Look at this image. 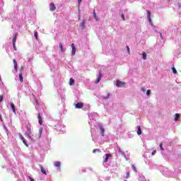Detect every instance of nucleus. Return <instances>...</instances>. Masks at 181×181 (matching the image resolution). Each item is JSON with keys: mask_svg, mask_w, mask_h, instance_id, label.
Instances as JSON below:
<instances>
[{"mask_svg": "<svg viewBox=\"0 0 181 181\" xmlns=\"http://www.w3.org/2000/svg\"><path fill=\"white\" fill-rule=\"evenodd\" d=\"M88 117L90 119L89 124L91 129L90 132L92 134V136H93L94 133L93 132V128H94V127H97L98 125L97 121L94 119V118H97V117H98V115L96 112H91L89 113Z\"/></svg>", "mask_w": 181, "mask_h": 181, "instance_id": "nucleus-1", "label": "nucleus"}, {"mask_svg": "<svg viewBox=\"0 0 181 181\" xmlns=\"http://www.w3.org/2000/svg\"><path fill=\"white\" fill-rule=\"evenodd\" d=\"M43 132V128L40 127L38 134L35 135H30L28 138L32 141V142H35V141H37V139H40L42 138V133Z\"/></svg>", "mask_w": 181, "mask_h": 181, "instance_id": "nucleus-2", "label": "nucleus"}, {"mask_svg": "<svg viewBox=\"0 0 181 181\" xmlns=\"http://www.w3.org/2000/svg\"><path fill=\"white\" fill-rule=\"evenodd\" d=\"M96 129L98 131H100L101 136H105V129L103 127V124L98 123L96 127H93V129Z\"/></svg>", "mask_w": 181, "mask_h": 181, "instance_id": "nucleus-3", "label": "nucleus"}, {"mask_svg": "<svg viewBox=\"0 0 181 181\" xmlns=\"http://www.w3.org/2000/svg\"><path fill=\"white\" fill-rule=\"evenodd\" d=\"M57 131H59V132H63V129H64V124H62V122H58V123L55 125Z\"/></svg>", "mask_w": 181, "mask_h": 181, "instance_id": "nucleus-4", "label": "nucleus"}, {"mask_svg": "<svg viewBox=\"0 0 181 181\" xmlns=\"http://www.w3.org/2000/svg\"><path fill=\"white\" fill-rule=\"evenodd\" d=\"M18 37V35L16 33L13 34V47L14 50L16 51V39Z\"/></svg>", "mask_w": 181, "mask_h": 181, "instance_id": "nucleus-5", "label": "nucleus"}, {"mask_svg": "<svg viewBox=\"0 0 181 181\" xmlns=\"http://www.w3.org/2000/svg\"><path fill=\"white\" fill-rule=\"evenodd\" d=\"M116 86L118 88H122V87H125V83L121 81H116Z\"/></svg>", "mask_w": 181, "mask_h": 181, "instance_id": "nucleus-6", "label": "nucleus"}, {"mask_svg": "<svg viewBox=\"0 0 181 181\" xmlns=\"http://www.w3.org/2000/svg\"><path fill=\"white\" fill-rule=\"evenodd\" d=\"M26 129L27 130L25 132V136L28 138L30 135H32V132L30 131V128L29 127H27Z\"/></svg>", "mask_w": 181, "mask_h": 181, "instance_id": "nucleus-7", "label": "nucleus"}, {"mask_svg": "<svg viewBox=\"0 0 181 181\" xmlns=\"http://www.w3.org/2000/svg\"><path fill=\"white\" fill-rule=\"evenodd\" d=\"M162 173L164 175V176H169V175H170V173L168 168H164V170L162 171Z\"/></svg>", "mask_w": 181, "mask_h": 181, "instance_id": "nucleus-8", "label": "nucleus"}, {"mask_svg": "<svg viewBox=\"0 0 181 181\" xmlns=\"http://www.w3.org/2000/svg\"><path fill=\"white\" fill-rule=\"evenodd\" d=\"M71 47L72 49L71 56H74L76 54V46L74 45V44H71Z\"/></svg>", "mask_w": 181, "mask_h": 181, "instance_id": "nucleus-9", "label": "nucleus"}, {"mask_svg": "<svg viewBox=\"0 0 181 181\" xmlns=\"http://www.w3.org/2000/svg\"><path fill=\"white\" fill-rule=\"evenodd\" d=\"M10 105H11V108L13 112L15 115H16V107H15V104H13V103H11L10 104Z\"/></svg>", "mask_w": 181, "mask_h": 181, "instance_id": "nucleus-10", "label": "nucleus"}, {"mask_svg": "<svg viewBox=\"0 0 181 181\" xmlns=\"http://www.w3.org/2000/svg\"><path fill=\"white\" fill-rule=\"evenodd\" d=\"M147 18L151 25H152V19H151V11H147Z\"/></svg>", "mask_w": 181, "mask_h": 181, "instance_id": "nucleus-11", "label": "nucleus"}, {"mask_svg": "<svg viewBox=\"0 0 181 181\" xmlns=\"http://www.w3.org/2000/svg\"><path fill=\"white\" fill-rule=\"evenodd\" d=\"M101 77H102L101 72H100L96 81H95V84H98V83H100V81H101Z\"/></svg>", "mask_w": 181, "mask_h": 181, "instance_id": "nucleus-12", "label": "nucleus"}, {"mask_svg": "<svg viewBox=\"0 0 181 181\" xmlns=\"http://www.w3.org/2000/svg\"><path fill=\"white\" fill-rule=\"evenodd\" d=\"M117 149H118L119 153H121V155H122V156H124V158H125V159H127V160H128V159L127 158V156H125V153H124V151H122V150H121V148H117Z\"/></svg>", "mask_w": 181, "mask_h": 181, "instance_id": "nucleus-13", "label": "nucleus"}, {"mask_svg": "<svg viewBox=\"0 0 181 181\" xmlns=\"http://www.w3.org/2000/svg\"><path fill=\"white\" fill-rule=\"evenodd\" d=\"M49 11H56V6L54 5V4L51 3L49 4Z\"/></svg>", "mask_w": 181, "mask_h": 181, "instance_id": "nucleus-14", "label": "nucleus"}, {"mask_svg": "<svg viewBox=\"0 0 181 181\" xmlns=\"http://www.w3.org/2000/svg\"><path fill=\"white\" fill-rule=\"evenodd\" d=\"M13 64H14V70L16 73L18 71V62H16V59H13Z\"/></svg>", "mask_w": 181, "mask_h": 181, "instance_id": "nucleus-15", "label": "nucleus"}, {"mask_svg": "<svg viewBox=\"0 0 181 181\" xmlns=\"http://www.w3.org/2000/svg\"><path fill=\"white\" fill-rule=\"evenodd\" d=\"M61 165H62V163H60V161H56L54 163V166H55V168H58V169H60Z\"/></svg>", "mask_w": 181, "mask_h": 181, "instance_id": "nucleus-16", "label": "nucleus"}, {"mask_svg": "<svg viewBox=\"0 0 181 181\" xmlns=\"http://www.w3.org/2000/svg\"><path fill=\"white\" fill-rule=\"evenodd\" d=\"M59 48H60V51L63 53L64 52H66V49L64 47H63V44H62V42H60L59 44Z\"/></svg>", "mask_w": 181, "mask_h": 181, "instance_id": "nucleus-17", "label": "nucleus"}, {"mask_svg": "<svg viewBox=\"0 0 181 181\" xmlns=\"http://www.w3.org/2000/svg\"><path fill=\"white\" fill-rule=\"evenodd\" d=\"M37 118H38V122H39L40 125H42V124H43V121L42 119V116H40V114H38Z\"/></svg>", "mask_w": 181, "mask_h": 181, "instance_id": "nucleus-18", "label": "nucleus"}, {"mask_svg": "<svg viewBox=\"0 0 181 181\" xmlns=\"http://www.w3.org/2000/svg\"><path fill=\"white\" fill-rule=\"evenodd\" d=\"M111 156V154L107 153L105 155V160L104 162L107 163L108 162V159L110 158V157Z\"/></svg>", "mask_w": 181, "mask_h": 181, "instance_id": "nucleus-19", "label": "nucleus"}, {"mask_svg": "<svg viewBox=\"0 0 181 181\" xmlns=\"http://www.w3.org/2000/svg\"><path fill=\"white\" fill-rule=\"evenodd\" d=\"M83 104L82 103H78L75 105L76 108H83Z\"/></svg>", "mask_w": 181, "mask_h": 181, "instance_id": "nucleus-20", "label": "nucleus"}, {"mask_svg": "<svg viewBox=\"0 0 181 181\" xmlns=\"http://www.w3.org/2000/svg\"><path fill=\"white\" fill-rule=\"evenodd\" d=\"M18 78H19L21 83H23V76L22 75V72L19 73Z\"/></svg>", "mask_w": 181, "mask_h": 181, "instance_id": "nucleus-21", "label": "nucleus"}, {"mask_svg": "<svg viewBox=\"0 0 181 181\" xmlns=\"http://www.w3.org/2000/svg\"><path fill=\"white\" fill-rule=\"evenodd\" d=\"M40 168L41 169V172L43 175H47V173L46 172V170L43 168V166L40 165Z\"/></svg>", "mask_w": 181, "mask_h": 181, "instance_id": "nucleus-22", "label": "nucleus"}, {"mask_svg": "<svg viewBox=\"0 0 181 181\" xmlns=\"http://www.w3.org/2000/svg\"><path fill=\"white\" fill-rule=\"evenodd\" d=\"M137 134L141 135L142 134V130H141V126H137Z\"/></svg>", "mask_w": 181, "mask_h": 181, "instance_id": "nucleus-23", "label": "nucleus"}, {"mask_svg": "<svg viewBox=\"0 0 181 181\" xmlns=\"http://www.w3.org/2000/svg\"><path fill=\"white\" fill-rule=\"evenodd\" d=\"M110 93H107L106 95L103 96V100H108L110 98Z\"/></svg>", "mask_w": 181, "mask_h": 181, "instance_id": "nucleus-24", "label": "nucleus"}, {"mask_svg": "<svg viewBox=\"0 0 181 181\" xmlns=\"http://www.w3.org/2000/svg\"><path fill=\"white\" fill-rule=\"evenodd\" d=\"M80 28H81V29H84V28H86V22L83 21L81 23Z\"/></svg>", "mask_w": 181, "mask_h": 181, "instance_id": "nucleus-25", "label": "nucleus"}, {"mask_svg": "<svg viewBox=\"0 0 181 181\" xmlns=\"http://www.w3.org/2000/svg\"><path fill=\"white\" fill-rule=\"evenodd\" d=\"M73 84H74V79H73V78H71L69 79V86H73Z\"/></svg>", "mask_w": 181, "mask_h": 181, "instance_id": "nucleus-26", "label": "nucleus"}, {"mask_svg": "<svg viewBox=\"0 0 181 181\" xmlns=\"http://www.w3.org/2000/svg\"><path fill=\"white\" fill-rule=\"evenodd\" d=\"M179 118H180V115L176 113L175 114V121H178Z\"/></svg>", "mask_w": 181, "mask_h": 181, "instance_id": "nucleus-27", "label": "nucleus"}, {"mask_svg": "<svg viewBox=\"0 0 181 181\" xmlns=\"http://www.w3.org/2000/svg\"><path fill=\"white\" fill-rule=\"evenodd\" d=\"M172 70L174 74H177V71L176 70V68H175V66L172 67Z\"/></svg>", "mask_w": 181, "mask_h": 181, "instance_id": "nucleus-28", "label": "nucleus"}, {"mask_svg": "<svg viewBox=\"0 0 181 181\" xmlns=\"http://www.w3.org/2000/svg\"><path fill=\"white\" fill-rule=\"evenodd\" d=\"M132 170H134V172H135V173H136V172H137V170H136V167H135L134 165H132Z\"/></svg>", "mask_w": 181, "mask_h": 181, "instance_id": "nucleus-29", "label": "nucleus"}, {"mask_svg": "<svg viewBox=\"0 0 181 181\" xmlns=\"http://www.w3.org/2000/svg\"><path fill=\"white\" fill-rule=\"evenodd\" d=\"M142 57L144 60H146V54L145 52L142 54Z\"/></svg>", "mask_w": 181, "mask_h": 181, "instance_id": "nucleus-30", "label": "nucleus"}, {"mask_svg": "<svg viewBox=\"0 0 181 181\" xmlns=\"http://www.w3.org/2000/svg\"><path fill=\"white\" fill-rule=\"evenodd\" d=\"M37 31L34 32V37H35L36 40H37Z\"/></svg>", "mask_w": 181, "mask_h": 181, "instance_id": "nucleus-31", "label": "nucleus"}, {"mask_svg": "<svg viewBox=\"0 0 181 181\" xmlns=\"http://www.w3.org/2000/svg\"><path fill=\"white\" fill-rule=\"evenodd\" d=\"M23 143L24 144V145H25L27 146V148L29 147V145L28 144V143L26 142V140H25V139H24V140H23Z\"/></svg>", "mask_w": 181, "mask_h": 181, "instance_id": "nucleus-32", "label": "nucleus"}, {"mask_svg": "<svg viewBox=\"0 0 181 181\" xmlns=\"http://www.w3.org/2000/svg\"><path fill=\"white\" fill-rule=\"evenodd\" d=\"M95 152H101V150L98 149V148H95L93 150V153H95Z\"/></svg>", "mask_w": 181, "mask_h": 181, "instance_id": "nucleus-33", "label": "nucleus"}, {"mask_svg": "<svg viewBox=\"0 0 181 181\" xmlns=\"http://www.w3.org/2000/svg\"><path fill=\"white\" fill-rule=\"evenodd\" d=\"M146 95H148L149 97V95H151V90L148 89L146 90Z\"/></svg>", "mask_w": 181, "mask_h": 181, "instance_id": "nucleus-34", "label": "nucleus"}, {"mask_svg": "<svg viewBox=\"0 0 181 181\" xmlns=\"http://www.w3.org/2000/svg\"><path fill=\"white\" fill-rule=\"evenodd\" d=\"M19 138L21 141H23L25 139V137H23V136H22V134H19Z\"/></svg>", "mask_w": 181, "mask_h": 181, "instance_id": "nucleus-35", "label": "nucleus"}, {"mask_svg": "<svg viewBox=\"0 0 181 181\" xmlns=\"http://www.w3.org/2000/svg\"><path fill=\"white\" fill-rule=\"evenodd\" d=\"M62 98V101H64L65 98H66V95H63L61 96Z\"/></svg>", "mask_w": 181, "mask_h": 181, "instance_id": "nucleus-36", "label": "nucleus"}, {"mask_svg": "<svg viewBox=\"0 0 181 181\" xmlns=\"http://www.w3.org/2000/svg\"><path fill=\"white\" fill-rule=\"evenodd\" d=\"M141 91H142L143 93H145V91H146V89L145 88V87H143L141 88Z\"/></svg>", "mask_w": 181, "mask_h": 181, "instance_id": "nucleus-37", "label": "nucleus"}, {"mask_svg": "<svg viewBox=\"0 0 181 181\" xmlns=\"http://www.w3.org/2000/svg\"><path fill=\"white\" fill-rule=\"evenodd\" d=\"M4 101V96L0 95V103H2Z\"/></svg>", "mask_w": 181, "mask_h": 181, "instance_id": "nucleus-38", "label": "nucleus"}, {"mask_svg": "<svg viewBox=\"0 0 181 181\" xmlns=\"http://www.w3.org/2000/svg\"><path fill=\"white\" fill-rule=\"evenodd\" d=\"M25 68L23 67V66H21V69H20V73H22V71H23V69H24Z\"/></svg>", "mask_w": 181, "mask_h": 181, "instance_id": "nucleus-39", "label": "nucleus"}, {"mask_svg": "<svg viewBox=\"0 0 181 181\" xmlns=\"http://www.w3.org/2000/svg\"><path fill=\"white\" fill-rule=\"evenodd\" d=\"M160 149L161 151H163V144L162 143H160Z\"/></svg>", "mask_w": 181, "mask_h": 181, "instance_id": "nucleus-40", "label": "nucleus"}, {"mask_svg": "<svg viewBox=\"0 0 181 181\" xmlns=\"http://www.w3.org/2000/svg\"><path fill=\"white\" fill-rule=\"evenodd\" d=\"M129 177V172L127 173L126 179H128Z\"/></svg>", "mask_w": 181, "mask_h": 181, "instance_id": "nucleus-41", "label": "nucleus"}, {"mask_svg": "<svg viewBox=\"0 0 181 181\" xmlns=\"http://www.w3.org/2000/svg\"><path fill=\"white\" fill-rule=\"evenodd\" d=\"M35 103L37 104V105H39V101H37V99H35Z\"/></svg>", "mask_w": 181, "mask_h": 181, "instance_id": "nucleus-42", "label": "nucleus"}, {"mask_svg": "<svg viewBox=\"0 0 181 181\" xmlns=\"http://www.w3.org/2000/svg\"><path fill=\"white\" fill-rule=\"evenodd\" d=\"M122 18L123 19V21H125V16H124V14H122Z\"/></svg>", "mask_w": 181, "mask_h": 181, "instance_id": "nucleus-43", "label": "nucleus"}, {"mask_svg": "<svg viewBox=\"0 0 181 181\" xmlns=\"http://www.w3.org/2000/svg\"><path fill=\"white\" fill-rule=\"evenodd\" d=\"M83 0H78V5H81V1H82Z\"/></svg>", "mask_w": 181, "mask_h": 181, "instance_id": "nucleus-44", "label": "nucleus"}, {"mask_svg": "<svg viewBox=\"0 0 181 181\" xmlns=\"http://www.w3.org/2000/svg\"><path fill=\"white\" fill-rule=\"evenodd\" d=\"M160 39H163V36L162 35V33H160Z\"/></svg>", "mask_w": 181, "mask_h": 181, "instance_id": "nucleus-45", "label": "nucleus"}, {"mask_svg": "<svg viewBox=\"0 0 181 181\" xmlns=\"http://www.w3.org/2000/svg\"><path fill=\"white\" fill-rule=\"evenodd\" d=\"M155 153H156V151H153L151 153V155H155Z\"/></svg>", "mask_w": 181, "mask_h": 181, "instance_id": "nucleus-46", "label": "nucleus"}, {"mask_svg": "<svg viewBox=\"0 0 181 181\" xmlns=\"http://www.w3.org/2000/svg\"><path fill=\"white\" fill-rule=\"evenodd\" d=\"M94 18H95L96 21H98V16H95Z\"/></svg>", "mask_w": 181, "mask_h": 181, "instance_id": "nucleus-47", "label": "nucleus"}, {"mask_svg": "<svg viewBox=\"0 0 181 181\" xmlns=\"http://www.w3.org/2000/svg\"><path fill=\"white\" fill-rule=\"evenodd\" d=\"M93 16L95 18V16H97V15L95 14V11H93Z\"/></svg>", "mask_w": 181, "mask_h": 181, "instance_id": "nucleus-48", "label": "nucleus"}, {"mask_svg": "<svg viewBox=\"0 0 181 181\" xmlns=\"http://www.w3.org/2000/svg\"><path fill=\"white\" fill-rule=\"evenodd\" d=\"M127 52H128V53H129V46H127Z\"/></svg>", "mask_w": 181, "mask_h": 181, "instance_id": "nucleus-49", "label": "nucleus"}, {"mask_svg": "<svg viewBox=\"0 0 181 181\" xmlns=\"http://www.w3.org/2000/svg\"><path fill=\"white\" fill-rule=\"evenodd\" d=\"M0 121H2V116L0 115Z\"/></svg>", "mask_w": 181, "mask_h": 181, "instance_id": "nucleus-50", "label": "nucleus"}, {"mask_svg": "<svg viewBox=\"0 0 181 181\" xmlns=\"http://www.w3.org/2000/svg\"><path fill=\"white\" fill-rule=\"evenodd\" d=\"M93 141H94V137H93Z\"/></svg>", "mask_w": 181, "mask_h": 181, "instance_id": "nucleus-51", "label": "nucleus"}, {"mask_svg": "<svg viewBox=\"0 0 181 181\" xmlns=\"http://www.w3.org/2000/svg\"><path fill=\"white\" fill-rule=\"evenodd\" d=\"M1 81V76H0V81Z\"/></svg>", "mask_w": 181, "mask_h": 181, "instance_id": "nucleus-52", "label": "nucleus"}]
</instances>
